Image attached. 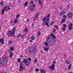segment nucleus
Segmentation results:
<instances>
[{
	"mask_svg": "<svg viewBox=\"0 0 73 73\" xmlns=\"http://www.w3.org/2000/svg\"><path fill=\"white\" fill-rule=\"evenodd\" d=\"M49 17H50V14L47 15L42 19V21L43 22V25H46L48 27H49V23H48V22H49V21L50 19V18H49Z\"/></svg>",
	"mask_w": 73,
	"mask_h": 73,
	"instance_id": "1",
	"label": "nucleus"
},
{
	"mask_svg": "<svg viewBox=\"0 0 73 73\" xmlns=\"http://www.w3.org/2000/svg\"><path fill=\"white\" fill-rule=\"evenodd\" d=\"M8 60L5 58H3L2 59H0V63L1 64H6L7 63Z\"/></svg>",
	"mask_w": 73,
	"mask_h": 73,
	"instance_id": "2",
	"label": "nucleus"
},
{
	"mask_svg": "<svg viewBox=\"0 0 73 73\" xmlns=\"http://www.w3.org/2000/svg\"><path fill=\"white\" fill-rule=\"evenodd\" d=\"M15 31H16V29L15 28H13L12 31H10L7 32V35L8 36L9 35H15Z\"/></svg>",
	"mask_w": 73,
	"mask_h": 73,
	"instance_id": "3",
	"label": "nucleus"
},
{
	"mask_svg": "<svg viewBox=\"0 0 73 73\" xmlns=\"http://www.w3.org/2000/svg\"><path fill=\"white\" fill-rule=\"evenodd\" d=\"M54 68H55V64H52L49 66V69L50 70H54Z\"/></svg>",
	"mask_w": 73,
	"mask_h": 73,
	"instance_id": "4",
	"label": "nucleus"
},
{
	"mask_svg": "<svg viewBox=\"0 0 73 73\" xmlns=\"http://www.w3.org/2000/svg\"><path fill=\"white\" fill-rule=\"evenodd\" d=\"M35 5L33 4V6H31L30 7V9L31 10H34L35 9Z\"/></svg>",
	"mask_w": 73,
	"mask_h": 73,
	"instance_id": "5",
	"label": "nucleus"
},
{
	"mask_svg": "<svg viewBox=\"0 0 73 73\" xmlns=\"http://www.w3.org/2000/svg\"><path fill=\"white\" fill-rule=\"evenodd\" d=\"M31 50V48L29 49L30 52L33 53H35V51H36V48H33L32 50V51Z\"/></svg>",
	"mask_w": 73,
	"mask_h": 73,
	"instance_id": "6",
	"label": "nucleus"
},
{
	"mask_svg": "<svg viewBox=\"0 0 73 73\" xmlns=\"http://www.w3.org/2000/svg\"><path fill=\"white\" fill-rule=\"evenodd\" d=\"M52 39H50V37H48L47 39H46V41L48 42H52Z\"/></svg>",
	"mask_w": 73,
	"mask_h": 73,
	"instance_id": "7",
	"label": "nucleus"
},
{
	"mask_svg": "<svg viewBox=\"0 0 73 73\" xmlns=\"http://www.w3.org/2000/svg\"><path fill=\"white\" fill-rule=\"evenodd\" d=\"M0 42L1 43V44H3L4 43V39L3 38H0Z\"/></svg>",
	"mask_w": 73,
	"mask_h": 73,
	"instance_id": "8",
	"label": "nucleus"
},
{
	"mask_svg": "<svg viewBox=\"0 0 73 73\" xmlns=\"http://www.w3.org/2000/svg\"><path fill=\"white\" fill-rule=\"evenodd\" d=\"M67 15L69 17H72V16H73V14L72 13H68Z\"/></svg>",
	"mask_w": 73,
	"mask_h": 73,
	"instance_id": "9",
	"label": "nucleus"
},
{
	"mask_svg": "<svg viewBox=\"0 0 73 73\" xmlns=\"http://www.w3.org/2000/svg\"><path fill=\"white\" fill-rule=\"evenodd\" d=\"M72 26H73V25L72 24H70V25L69 28V30H72V29H73V27H72Z\"/></svg>",
	"mask_w": 73,
	"mask_h": 73,
	"instance_id": "10",
	"label": "nucleus"
},
{
	"mask_svg": "<svg viewBox=\"0 0 73 73\" xmlns=\"http://www.w3.org/2000/svg\"><path fill=\"white\" fill-rule=\"evenodd\" d=\"M65 11H62L60 12V15L62 16L65 15L66 13Z\"/></svg>",
	"mask_w": 73,
	"mask_h": 73,
	"instance_id": "11",
	"label": "nucleus"
},
{
	"mask_svg": "<svg viewBox=\"0 0 73 73\" xmlns=\"http://www.w3.org/2000/svg\"><path fill=\"white\" fill-rule=\"evenodd\" d=\"M50 36H52V37H53V38H54V39H56V37L54 35H53V34L52 33H51L50 34Z\"/></svg>",
	"mask_w": 73,
	"mask_h": 73,
	"instance_id": "12",
	"label": "nucleus"
},
{
	"mask_svg": "<svg viewBox=\"0 0 73 73\" xmlns=\"http://www.w3.org/2000/svg\"><path fill=\"white\" fill-rule=\"evenodd\" d=\"M23 63H24V64H26L27 63V62H28L27 61V60L26 59H25L23 60Z\"/></svg>",
	"mask_w": 73,
	"mask_h": 73,
	"instance_id": "13",
	"label": "nucleus"
},
{
	"mask_svg": "<svg viewBox=\"0 0 73 73\" xmlns=\"http://www.w3.org/2000/svg\"><path fill=\"white\" fill-rule=\"evenodd\" d=\"M44 49L45 52H48L49 48H44Z\"/></svg>",
	"mask_w": 73,
	"mask_h": 73,
	"instance_id": "14",
	"label": "nucleus"
},
{
	"mask_svg": "<svg viewBox=\"0 0 73 73\" xmlns=\"http://www.w3.org/2000/svg\"><path fill=\"white\" fill-rule=\"evenodd\" d=\"M7 6H6L4 7V8L3 9H4V10H5L6 11H8V9H7Z\"/></svg>",
	"mask_w": 73,
	"mask_h": 73,
	"instance_id": "15",
	"label": "nucleus"
},
{
	"mask_svg": "<svg viewBox=\"0 0 73 73\" xmlns=\"http://www.w3.org/2000/svg\"><path fill=\"white\" fill-rule=\"evenodd\" d=\"M13 56V53H12V52H11L10 53V54L9 55L10 57V58H11V57H12Z\"/></svg>",
	"mask_w": 73,
	"mask_h": 73,
	"instance_id": "16",
	"label": "nucleus"
},
{
	"mask_svg": "<svg viewBox=\"0 0 73 73\" xmlns=\"http://www.w3.org/2000/svg\"><path fill=\"white\" fill-rule=\"evenodd\" d=\"M40 73H46V72L44 71V70L42 69H41L40 70Z\"/></svg>",
	"mask_w": 73,
	"mask_h": 73,
	"instance_id": "17",
	"label": "nucleus"
},
{
	"mask_svg": "<svg viewBox=\"0 0 73 73\" xmlns=\"http://www.w3.org/2000/svg\"><path fill=\"white\" fill-rule=\"evenodd\" d=\"M5 11V10H4V9H2V12L1 13V15H4V13Z\"/></svg>",
	"mask_w": 73,
	"mask_h": 73,
	"instance_id": "18",
	"label": "nucleus"
},
{
	"mask_svg": "<svg viewBox=\"0 0 73 73\" xmlns=\"http://www.w3.org/2000/svg\"><path fill=\"white\" fill-rule=\"evenodd\" d=\"M31 39L32 40H34L35 39V37L34 36H32L31 37Z\"/></svg>",
	"mask_w": 73,
	"mask_h": 73,
	"instance_id": "19",
	"label": "nucleus"
},
{
	"mask_svg": "<svg viewBox=\"0 0 73 73\" xmlns=\"http://www.w3.org/2000/svg\"><path fill=\"white\" fill-rule=\"evenodd\" d=\"M38 2L39 4H40V5L41 7H42V4H41V0H39Z\"/></svg>",
	"mask_w": 73,
	"mask_h": 73,
	"instance_id": "20",
	"label": "nucleus"
},
{
	"mask_svg": "<svg viewBox=\"0 0 73 73\" xmlns=\"http://www.w3.org/2000/svg\"><path fill=\"white\" fill-rule=\"evenodd\" d=\"M28 3L27 2H26L25 3V5H24L25 7H26V6H27V5H28Z\"/></svg>",
	"mask_w": 73,
	"mask_h": 73,
	"instance_id": "21",
	"label": "nucleus"
},
{
	"mask_svg": "<svg viewBox=\"0 0 73 73\" xmlns=\"http://www.w3.org/2000/svg\"><path fill=\"white\" fill-rule=\"evenodd\" d=\"M10 49L11 50L13 51L14 50V48L13 47H11L10 48Z\"/></svg>",
	"mask_w": 73,
	"mask_h": 73,
	"instance_id": "22",
	"label": "nucleus"
},
{
	"mask_svg": "<svg viewBox=\"0 0 73 73\" xmlns=\"http://www.w3.org/2000/svg\"><path fill=\"white\" fill-rule=\"evenodd\" d=\"M71 67H72V66L71 65H70L68 67V70H70V69H71Z\"/></svg>",
	"mask_w": 73,
	"mask_h": 73,
	"instance_id": "23",
	"label": "nucleus"
},
{
	"mask_svg": "<svg viewBox=\"0 0 73 73\" xmlns=\"http://www.w3.org/2000/svg\"><path fill=\"white\" fill-rule=\"evenodd\" d=\"M64 21H65V19H62V21H61V23H64Z\"/></svg>",
	"mask_w": 73,
	"mask_h": 73,
	"instance_id": "24",
	"label": "nucleus"
},
{
	"mask_svg": "<svg viewBox=\"0 0 73 73\" xmlns=\"http://www.w3.org/2000/svg\"><path fill=\"white\" fill-rule=\"evenodd\" d=\"M17 19H16L15 20V21L14 22V23H15V24H16V23H17Z\"/></svg>",
	"mask_w": 73,
	"mask_h": 73,
	"instance_id": "25",
	"label": "nucleus"
},
{
	"mask_svg": "<svg viewBox=\"0 0 73 73\" xmlns=\"http://www.w3.org/2000/svg\"><path fill=\"white\" fill-rule=\"evenodd\" d=\"M66 62L68 64H70V63L68 61V60H66Z\"/></svg>",
	"mask_w": 73,
	"mask_h": 73,
	"instance_id": "26",
	"label": "nucleus"
},
{
	"mask_svg": "<svg viewBox=\"0 0 73 73\" xmlns=\"http://www.w3.org/2000/svg\"><path fill=\"white\" fill-rule=\"evenodd\" d=\"M44 44L45 45H46V46H48V43L46 42H45L44 43Z\"/></svg>",
	"mask_w": 73,
	"mask_h": 73,
	"instance_id": "27",
	"label": "nucleus"
},
{
	"mask_svg": "<svg viewBox=\"0 0 73 73\" xmlns=\"http://www.w3.org/2000/svg\"><path fill=\"white\" fill-rule=\"evenodd\" d=\"M63 18H64V19L66 18V17H67L66 16V15H65L63 16Z\"/></svg>",
	"mask_w": 73,
	"mask_h": 73,
	"instance_id": "28",
	"label": "nucleus"
},
{
	"mask_svg": "<svg viewBox=\"0 0 73 73\" xmlns=\"http://www.w3.org/2000/svg\"><path fill=\"white\" fill-rule=\"evenodd\" d=\"M28 31V29L27 28H26L25 29V32H27Z\"/></svg>",
	"mask_w": 73,
	"mask_h": 73,
	"instance_id": "29",
	"label": "nucleus"
},
{
	"mask_svg": "<svg viewBox=\"0 0 73 73\" xmlns=\"http://www.w3.org/2000/svg\"><path fill=\"white\" fill-rule=\"evenodd\" d=\"M18 37H19V38L20 37H23V36H21V34H19L18 35Z\"/></svg>",
	"mask_w": 73,
	"mask_h": 73,
	"instance_id": "30",
	"label": "nucleus"
},
{
	"mask_svg": "<svg viewBox=\"0 0 73 73\" xmlns=\"http://www.w3.org/2000/svg\"><path fill=\"white\" fill-rule=\"evenodd\" d=\"M20 17V15L19 14L17 15V16H16L17 19H18L19 17Z\"/></svg>",
	"mask_w": 73,
	"mask_h": 73,
	"instance_id": "31",
	"label": "nucleus"
},
{
	"mask_svg": "<svg viewBox=\"0 0 73 73\" xmlns=\"http://www.w3.org/2000/svg\"><path fill=\"white\" fill-rule=\"evenodd\" d=\"M38 15H39V14H36V15H35V17H38Z\"/></svg>",
	"mask_w": 73,
	"mask_h": 73,
	"instance_id": "32",
	"label": "nucleus"
},
{
	"mask_svg": "<svg viewBox=\"0 0 73 73\" xmlns=\"http://www.w3.org/2000/svg\"><path fill=\"white\" fill-rule=\"evenodd\" d=\"M63 26L64 27V28H65V27H66V25L65 24H64L63 25Z\"/></svg>",
	"mask_w": 73,
	"mask_h": 73,
	"instance_id": "33",
	"label": "nucleus"
},
{
	"mask_svg": "<svg viewBox=\"0 0 73 73\" xmlns=\"http://www.w3.org/2000/svg\"><path fill=\"white\" fill-rule=\"evenodd\" d=\"M12 41H9V44H12Z\"/></svg>",
	"mask_w": 73,
	"mask_h": 73,
	"instance_id": "34",
	"label": "nucleus"
},
{
	"mask_svg": "<svg viewBox=\"0 0 73 73\" xmlns=\"http://www.w3.org/2000/svg\"><path fill=\"white\" fill-rule=\"evenodd\" d=\"M20 68H22V69H24V68L23 67V66H22V65L21 64L20 65Z\"/></svg>",
	"mask_w": 73,
	"mask_h": 73,
	"instance_id": "35",
	"label": "nucleus"
},
{
	"mask_svg": "<svg viewBox=\"0 0 73 73\" xmlns=\"http://www.w3.org/2000/svg\"><path fill=\"white\" fill-rule=\"evenodd\" d=\"M54 21H52L51 22V25H52L53 24H54Z\"/></svg>",
	"mask_w": 73,
	"mask_h": 73,
	"instance_id": "36",
	"label": "nucleus"
},
{
	"mask_svg": "<svg viewBox=\"0 0 73 73\" xmlns=\"http://www.w3.org/2000/svg\"><path fill=\"white\" fill-rule=\"evenodd\" d=\"M35 71L36 72H37L38 71H39V69L38 68H36L35 69Z\"/></svg>",
	"mask_w": 73,
	"mask_h": 73,
	"instance_id": "37",
	"label": "nucleus"
},
{
	"mask_svg": "<svg viewBox=\"0 0 73 73\" xmlns=\"http://www.w3.org/2000/svg\"><path fill=\"white\" fill-rule=\"evenodd\" d=\"M54 27H55V28H56V29H58V26H54Z\"/></svg>",
	"mask_w": 73,
	"mask_h": 73,
	"instance_id": "38",
	"label": "nucleus"
},
{
	"mask_svg": "<svg viewBox=\"0 0 73 73\" xmlns=\"http://www.w3.org/2000/svg\"><path fill=\"white\" fill-rule=\"evenodd\" d=\"M37 60L36 59L34 60V62L35 63H36V62H37Z\"/></svg>",
	"mask_w": 73,
	"mask_h": 73,
	"instance_id": "39",
	"label": "nucleus"
},
{
	"mask_svg": "<svg viewBox=\"0 0 73 73\" xmlns=\"http://www.w3.org/2000/svg\"><path fill=\"white\" fill-rule=\"evenodd\" d=\"M23 69L22 68H20L19 70V71H21L23 70Z\"/></svg>",
	"mask_w": 73,
	"mask_h": 73,
	"instance_id": "40",
	"label": "nucleus"
},
{
	"mask_svg": "<svg viewBox=\"0 0 73 73\" xmlns=\"http://www.w3.org/2000/svg\"><path fill=\"white\" fill-rule=\"evenodd\" d=\"M21 61V60L20 59H18V62H20Z\"/></svg>",
	"mask_w": 73,
	"mask_h": 73,
	"instance_id": "41",
	"label": "nucleus"
},
{
	"mask_svg": "<svg viewBox=\"0 0 73 73\" xmlns=\"http://www.w3.org/2000/svg\"><path fill=\"white\" fill-rule=\"evenodd\" d=\"M0 4L1 5H3V2H1L0 3Z\"/></svg>",
	"mask_w": 73,
	"mask_h": 73,
	"instance_id": "42",
	"label": "nucleus"
},
{
	"mask_svg": "<svg viewBox=\"0 0 73 73\" xmlns=\"http://www.w3.org/2000/svg\"><path fill=\"white\" fill-rule=\"evenodd\" d=\"M56 61L54 60L53 62V64H56Z\"/></svg>",
	"mask_w": 73,
	"mask_h": 73,
	"instance_id": "43",
	"label": "nucleus"
},
{
	"mask_svg": "<svg viewBox=\"0 0 73 73\" xmlns=\"http://www.w3.org/2000/svg\"><path fill=\"white\" fill-rule=\"evenodd\" d=\"M28 60H29L30 61H31V59L30 57L29 58Z\"/></svg>",
	"mask_w": 73,
	"mask_h": 73,
	"instance_id": "44",
	"label": "nucleus"
},
{
	"mask_svg": "<svg viewBox=\"0 0 73 73\" xmlns=\"http://www.w3.org/2000/svg\"><path fill=\"white\" fill-rule=\"evenodd\" d=\"M65 28H63V31H65Z\"/></svg>",
	"mask_w": 73,
	"mask_h": 73,
	"instance_id": "45",
	"label": "nucleus"
},
{
	"mask_svg": "<svg viewBox=\"0 0 73 73\" xmlns=\"http://www.w3.org/2000/svg\"><path fill=\"white\" fill-rule=\"evenodd\" d=\"M56 31L55 29H53V32H54H54H56Z\"/></svg>",
	"mask_w": 73,
	"mask_h": 73,
	"instance_id": "46",
	"label": "nucleus"
},
{
	"mask_svg": "<svg viewBox=\"0 0 73 73\" xmlns=\"http://www.w3.org/2000/svg\"><path fill=\"white\" fill-rule=\"evenodd\" d=\"M8 9H9V10H11V8H10V7H8Z\"/></svg>",
	"mask_w": 73,
	"mask_h": 73,
	"instance_id": "47",
	"label": "nucleus"
},
{
	"mask_svg": "<svg viewBox=\"0 0 73 73\" xmlns=\"http://www.w3.org/2000/svg\"><path fill=\"white\" fill-rule=\"evenodd\" d=\"M38 36H40V33H38Z\"/></svg>",
	"mask_w": 73,
	"mask_h": 73,
	"instance_id": "48",
	"label": "nucleus"
},
{
	"mask_svg": "<svg viewBox=\"0 0 73 73\" xmlns=\"http://www.w3.org/2000/svg\"><path fill=\"white\" fill-rule=\"evenodd\" d=\"M30 42H33V41L32 40H30Z\"/></svg>",
	"mask_w": 73,
	"mask_h": 73,
	"instance_id": "49",
	"label": "nucleus"
},
{
	"mask_svg": "<svg viewBox=\"0 0 73 73\" xmlns=\"http://www.w3.org/2000/svg\"><path fill=\"white\" fill-rule=\"evenodd\" d=\"M33 1H31V2L30 3L31 4H32V3H33Z\"/></svg>",
	"mask_w": 73,
	"mask_h": 73,
	"instance_id": "50",
	"label": "nucleus"
},
{
	"mask_svg": "<svg viewBox=\"0 0 73 73\" xmlns=\"http://www.w3.org/2000/svg\"><path fill=\"white\" fill-rule=\"evenodd\" d=\"M67 7L68 8V7H69V5H68L67 6Z\"/></svg>",
	"mask_w": 73,
	"mask_h": 73,
	"instance_id": "51",
	"label": "nucleus"
},
{
	"mask_svg": "<svg viewBox=\"0 0 73 73\" xmlns=\"http://www.w3.org/2000/svg\"><path fill=\"white\" fill-rule=\"evenodd\" d=\"M27 22H28V21H29V19H27Z\"/></svg>",
	"mask_w": 73,
	"mask_h": 73,
	"instance_id": "52",
	"label": "nucleus"
},
{
	"mask_svg": "<svg viewBox=\"0 0 73 73\" xmlns=\"http://www.w3.org/2000/svg\"><path fill=\"white\" fill-rule=\"evenodd\" d=\"M64 57H66V54H65L64 55Z\"/></svg>",
	"mask_w": 73,
	"mask_h": 73,
	"instance_id": "53",
	"label": "nucleus"
},
{
	"mask_svg": "<svg viewBox=\"0 0 73 73\" xmlns=\"http://www.w3.org/2000/svg\"><path fill=\"white\" fill-rule=\"evenodd\" d=\"M32 26H34V24H33L32 25Z\"/></svg>",
	"mask_w": 73,
	"mask_h": 73,
	"instance_id": "54",
	"label": "nucleus"
},
{
	"mask_svg": "<svg viewBox=\"0 0 73 73\" xmlns=\"http://www.w3.org/2000/svg\"><path fill=\"white\" fill-rule=\"evenodd\" d=\"M10 23H12V21H11L10 22Z\"/></svg>",
	"mask_w": 73,
	"mask_h": 73,
	"instance_id": "55",
	"label": "nucleus"
},
{
	"mask_svg": "<svg viewBox=\"0 0 73 73\" xmlns=\"http://www.w3.org/2000/svg\"><path fill=\"white\" fill-rule=\"evenodd\" d=\"M21 57H23V56L21 55Z\"/></svg>",
	"mask_w": 73,
	"mask_h": 73,
	"instance_id": "56",
	"label": "nucleus"
},
{
	"mask_svg": "<svg viewBox=\"0 0 73 73\" xmlns=\"http://www.w3.org/2000/svg\"><path fill=\"white\" fill-rule=\"evenodd\" d=\"M21 64H23V62H21Z\"/></svg>",
	"mask_w": 73,
	"mask_h": 73,
	"instance_id": "57",
	"label": "nucleus"
},
{
	"mask_svg": "<svg viewBox=\"0 0 73 73\" xmlns=\"http://www.w3.org/2000/svg\"><path fill=\"white\" fill-rule=\"evenodd\" d=\"M11 7H13V6H11Z\"/></svg>",
	"mask_w": 73,
	"mask_h": 73,
	"instance_id": "58",
	"label": "nucleus"
},
{
	"mask_svg": "<svg viewBox=\"0 0 73 73\" xmlns=\"http://www.w3.org/2000/svg\"><path fill=\"white\" fill-rule=\"evenodd\" d=\"M27 66H28V65L26 64Z\"/></svg>",
	"mask_w": 73,
	"mask_h": 73,
	"instance_id": "59",
	"label": "nucleus"
},
{
	"mask_svg": "<svg viewBox=\"0 0 73 73\" xmlns=\"http://www.w3.org/2000/svg\"><path fill=\"white\" fill-rule=\"evenodd\" d=\"M35 1H37V0H35Z\"/></svg>",
	"mask_w": 73,
	"mask_h": 73,
	"instance_id": "60",
	"label": "nucleus"
},
{
	"mask_svg": "<svg viewBox=\"0 0 73 73\" xmlns=\"http://www.w3.org/2000/svg\"><path fill=\"white\" fill-rule=\"evenodd\" d=\"M42 53H43V52L42 51Z\"/></svg>",
	"mask_w": 73,
	"mask_h": 73,
	"instance_id": "61",
	"label": "nucleus"
},
{
	"mask_svg": "<svg viewBox=\"0 0 73 73\" xmlns=\"http://www.w3.org/2000/svg\"><path fill=\"white\" fill-rule=\"evenodd\" d=\"M72 73V72H69V73Z\"/></svg>",
	"mask_w": 73,
	"mask_h": 73,
	"instance_id": "62",
	"label": "nucleus"
},
{
	"mask_svg": "<svg viewBox=\"0 0 73 73\" xmlns=\"http://www.w3.org/2000/svg\"><path fill=\"white\" fill-rule=\"evenodd\" d=\"M66 70V68H65Z\"/></svg>",
	"mask_w": 73,
	"mask_h": 73,
	"instance_id": "63",
	"label": "nucleus"
},
{
	"mask_svg": "<svg viewBox=\"0 0 73 73\" xmlns=\"http://www.w3.org/2000/svg\"><path fill=\"white\" fill-rule=\"evenodd\" d=\"M1 73H3V72H2Z\"/></svg>",
	"mask_w": 73,
	"mask_h": 73,
	"instance_id": "64",
	"label": "nucleus"
}]
</instances>
